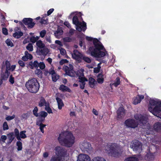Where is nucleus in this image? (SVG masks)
<instances>
[{
  "mask_svg": "<svg viewBox=\"0 0 161 161\" xmlns=\"http://www.w3.org/2000/svg\"><path fill=\"white\" fill-rule=\"evenodd\" d=\"M62 145L68 147H71L75 142V137L70 132L66 131L60 134L58 138Z\"/></svg>",
  "mask_w": 161,
  "mask_h": 161,
  "instance_id": "f03ea898",
  "label": "nucleus"
},
{
  "mask_svg": "<svg viewBox=\"0 0 161 161\" xmlns=\"http://www.w3.org/2000/svg\"><path fill=\"white\" fill-rule=\"evenodd\" d=\"M38 109L37 107H36L33 111V114L36 117H38L39 115L37 113Z\"/></svg>",
  "mask_w": 161,
  "mask_h": 161,
  "instance_id": "3c124183",
  "label": "nucleus"
},
{
  "mask_svg": "<svg viewBox=\"0 0 161 161\" xmlns=\"http://www.w3.org/2000/svg\"><path fill=\"white\" fill-rule=\"evenodd\" d=\"M74 53L72 54V57L73 58L78 61H80L83 57V55L80 53L77 50H75Z\"/></svg>",
  "mask_w": 161,
  "mask_h": 161,
  "instance_id": "f8f14e48",
  "label": "nucleus"
},
{
  "mask_svg": "<svg viewBox=\"0 0 161 161\" xmlns=\"http://www.w3.org/2000/svg\"><path fill=\"white\" fill-rule=\"evenodd\" d=\"M63 40L64 42H70L72 41L71 38L69 37H66L63 38Z\"/></svg>",
  "mask_w": 161,
  "mask_h": 161,
  "instance_id": "680f3d73",
  "label": "nucleus"
},
{
  "mask_svg": "<svg viewBox=\"0 0 161 161\" xmlns=\"http://www.w3.org/2000/svg\"><path fill=\"white\" fill-rule=\"evenodd\" d=\"M25 86L28 91L32 93H36L40 88L39 83L35 78L29 80L25 84Z\"/></svg>",
  "mask_w": 161,
  "mask_h": 161,
  "instance_id": "7ed1b4c3",
  "label": "nucleus"
},
{
  "mask_svg": "<svg viewBox=\"0 0 161 161\" xmlns=\"http://www.w3.org/2000/svg\"><path fill=\"white\" fill-rule=\"evenodd\" d=\"M117 118L120 119L123 118L125 115V109L122 107H120L117 111Z\"/></svg>",
  "mask_w": 161,
  "mask_h": 161,
  "instance_id": "4468645a",
  "label": "nucleus"
},
{
  "mask_svg": "<svg viewBox=\"0 0 161 161\" xmlns=\"http://www.w3.org/2000/svg\"><path fill=\"white\" fill-rule=\"evenodd\" d=\"M135 118L137 120L140 121L141 120V115L138 114H135L134 116Z\"/></svg>",
  "mask_w": 161,
  "mask_h": 161,
  "instance_id": "13d9d810",
  "label": "nucleus"
},
{
  "mask_svg": "<svg viewBox=\"0 0 161 161\" xmlns=\"http://www.w3.org/2000/svg\"><path fill=\"white\" fill-rule=\"evenodd\" d=\"M45 39L46 41L49 43H51V40L50 36H46L45 37Z\"/></svg>",
  "mask_w": 161,
  "mask_h": 161,
  "instance_id": "774afa93",
  "label": "nucleus"
},
{
  "mask_svg": "<svg viewBox=\"0 0 161 161\" xmlns=\"http://www.w3.org/2000/svg\"><path fill=\"white\" fill-rule=\"evenodd\" d=\"M39 66L40 69H44L45 67V65L43 62L40 63Z\"/></svg>",
  "mask_w": 161,
  "mask_h": 161,
  "instance_id": "bf43d9fd",
  "label": "nucleus"
},
{
  "mask_svg": "<svg viewBox=\"0 0 161 161\" xmlns=\"http://www.w3.org/2000/svg\"><path fill=\"white\" fill-rule=\"evenodd\" d=\"M59 89L63 92H71V90L67 86L64 85H61L59 87Z\"/></svg>",
  "mask_w": 161,
  "mask_h": 161,
  "instance_id": "5701e85b",
  "label": "nucleus"
},
{
  "mask_svg": "<svg viewBox=\"0 0 161 161\" xmlns=\"http://www.w3.org/2000/svg\"><path fill=\"white\" fill-rule=\"evenodd\" d=\"M9 75V72L8 71H7L6 70L5 72L3 75H2V80H7Z\"/></svg>",
  "mask_w": 161,
  "mask_h": 161,
  "instance_id": "72a5a7b5",
  "label": "nucleus"
},
{
  "mask_svg": "<svg viewBox=\"0 0 161 161\" xmlns=\"http://www.w3.org/2000/svg\"><path fill=\"white\" fill-rule=\"evenodd\" d=\"M125 161H138V158L137 156H134L126 158Z\"/></svg>",
  "mask_w": 161,
  "mask_h": 161,
  "instance_id": "cd10ccee",
  "label": "nucleus"
},
{
  "mask_svg": "<svg viewBox=\"0 0 161 161\" xmlns=\"http://www.w3.org/2000/svg\"><path fill=\"white\" fill-rule=\"evenodd\" d=\"M149 110L154 115L158 116L161 114V101H160L158 106L153 108L150 107L148 108Z\"/></svg>",
  "mask_w": 161,
  "mask_h": 161,
  "instance_id": "1a4fd4ad",
  "label": "nucleus"
},
{
  "mask_svg": "<svg viewBox=\"0 0 161 161\" xmlns=\"http://www.w3.org/2000/svg\"><path fill=\"white\" fill-rule=\"evenodd\" d=\"M141 96L140 95H137L136 97L133 99V103L134 104H136L141 102Z\"/></svg>",
  "mask_w": 161,
  "mask_h": 161,
  "instance_id": "393cba45",
  "label": "nucleus"
},
{
  "mask_svg": "<svg viewBox=\"0 0 161 161\" xmlns=\"http://www.w3.org/2000/svg\"><path fill=\"white\" fill-rule=\"evenodd\" d=\"M93 43L95 48L93 47H90L89 51L91 53V55L95 57H103L106 55L105 52H107L101 42L97 39H94Z\"/></svg>",
  "mask_w": 161,
  "mask_h": 161,
  "instance_id": "f257e3e1",
  "label": "nucleus"
},
{
  "mask_svg": "<svg viewBox=\"0 0 161 161\" xmlns=\"http://www.w3.org/2000/svg\"><path fill=\"white\" fill-rule=\"evenodd\" d=\"M80 148L84 153H89L92 152V147L91 145L87 142H82L80 144Z\"/></svg>",
  "mask_w": 161,
  "mask_h": 161,
  "instance_id": "0eeeda50",
  "label": "nucleus"
},
{
  "mask_svg": "<svg viewBox=\"0 0 161 161\" xmlns=\"http://www.w3.org/2000/svg\"><path fill=\"white\" fill-rule=\"evenodd\" d=\"M141 145V143L140 142L137 140H134L131 142L130 147L134 151L140 150Z\"/></svg>",
  "mask_w": 161,
  "mask_h": 161,
  "instance_id": "9b49d317",
  "label": "nucleus"
},
{
  "mask_svg": "<svg viewBox=\"0 0 161 161\" xmlns=\"http://www.w3.org/2000/svg\"><path fill=\"white\" fill-rule=\"evenodd\" d=\"M105 149L106 150L110 153L111 155L114 157H117L120 155L119 147L116 144L108 145L105 147Z\"/></svg>",
  "mask_w": 161,
  "mask_h": 161,
  "instance_id": "20e7f679",
  "label": "nucleus"
},
{
  "mask_svg": "<svg viewBox=\"0 0 161 161\" xmlns=\"http://www.w3.org/2000/svg\"><path fill=\"white\" fill-rule=\"evenodd\" d=\"M138 124V121L133 119H129L125 122V125L128 128H135L137 127Z\"/></svg>",
  "mask_w": 161,
  "mask_h": 161,
  "instance_id": "6e6552de",
  "label": "nucleus"
},
{
  "mask_svg": "<svg viewBox=\"0 0 161 161\" xmlns=\"http://www.w3.org/2000/svg\"><path fill=\"white\" fill-rule=\"evenodd\" d=\"M60 51V53L63 55H65L66 53V51L64 49L61 48L59 49Z\"/></svg>",
  "mask_w": 161,
  "mask_h": 161,
  "instance_id": "e2e57ef3",
  "label": "nucleus"
},
{
  "mask_svg": "<svg viewBox=\"0 0 161 161\" xmlns=\"http://www.w3.org/2000/svg\"><path fill=\"white\" fill-rule=\"evenodd\" d=\"M153 128L157 132H161V122H157L155 123L153 125Z\"/></svg>",
  "mask_w": 161,
  "mask_h": 161,
  "instance_id": "dca6fc26",
  "label": "nucleus"
},
{
  "mask_svg": "<svg viewBox=\"0 0 161 161\" xmlns=\"http://www.w3.org/2000/svg\"><path fill=\"white\" fill-rule=\"evenodd\" d=\"M45 110L49 114L53 113L52 109L49 107V104H47V105H45Z\"/></svg>",
  "mask_w": 161,
  "mask_h": 161,
  "instance_id": "79ce46f5",
  "label": "nucleus"
},
{
  "mask_svg": "<svg viewBox=\"0 0 161 161\" xmlns=\"http://www.w3.org/2000/svg\"><path fill=\"white\" fill-rule=\"evenodd\" d=\"M116 81L113 84L116 87L120 83V79L117 77L116 79Z\"/></svg>",
  "mask_w": 161,
  "mask_h": 161,
  "instance_id": "8fccbe9b",
  "label": "nucleus"
},
{
  "mask_svg": "<svg viewBox=\"0 0 161 161\" xmlns=\"http://www.w3.org/2000/svg\"><path fill=\"white\" fill-rule=\"evenodd\" d=\"M6 43L8 46H10L11 47L14 46V45L11 40L9 39H7L5 41Z\"/></svg>",
  "mask_w": 161,
  "mask_h": 161,
  "instance_id": "a18cd8bd",
  "label": "nucleus"
},
{
  "mask_svg": "<svg viewBox=\"0 0 161 161\" xmlns=\"http://www.w3.org/2000/svg\"><path fill=\"white\" fill-rule=\"evenodd\" d=\"M7 138V137L5 135H2L1 137V140L3 142H5V141L6 140Z\"/></svg>",
  "mask_w": 161,
  "mask_h": 161,
  "instance_id": "338daca9",
  "label": "nucleus"
},
{
  "mask_svg": "<svg viewBox=\"0 0 161 161\" xmlns=\"http://www.w3.org/2000/svg\"><path fill=\"white\" fill-rule=\"evenodd\" d=\"M95 82V80L94 78L90 77L89 79V84L90 87H93L94 86Z\"/></svg>",
  "mask_w": 161,
  "mask_h": 161,
  "instance_id": "7c9ffc66",
  "label": "nucleus"
},
{
  "mask_svg": "<svg viewBox=\"0 0 161 161\" xmlns=\"http://www.w3.org/2000/svg\"><path fill=\"white\" fill-rule=\"evenodd\" d=\"M103 75L101 74H99L97 76V80L99 83H102L103 82Z\"/></svg>",
  "mask_w": 161,
  "mask_h": 161,
  "instance_id": "2f4dec72",
  "label": "nucleus"
},
{
  "mask_svg": "<svg viewBox=\"0 0 161 161\" xmlns=\"http://www.w3.org/2000/svg\"><path fill=\"white\" fill-rule=\"evenodd\" d=\"M82 59L88 63H90L91 62V60L89 58L84 55H83V57H82Z\"/></svg>",
  "mask_w": 161,
  "mask_h": 161,
  "instance_id": "de8ad7c7",
  "label": "nucleus"
},
{
  "mask_svg": "<svg viewBox=\"0 0 161 161\" xmlns=\"http://www.w3.org/2000/svg\"><path fill=\"white\" fill-rule=\"evenodd\" d=\"M15 117V115L13 114L12 116H7V117L5 118V119L7 121H9L13 119Z\"/></svg>",
  "mask_w": 161,
  "mask_h": 161,
  "instance_id": "6e6d98bb",
  "label": "nucleus"
},
{
  "mask_svg": "<svg viewBox=\"0 0 161 161\" xmlns=\"http://www.w3.org/2000/svg\"><path fill=\"white\" fill-rule=\"evenodd\" d=\"M39 37L38 36H36L35 37L34 36L31 37L30 38V42L33 43H34L36 42H37V40L39 39Z\"/></svg>",
  "mask_w": 161,
  "mask_h": 161,
  "instance_id": "e433bc0d",
  "label": "nucleus"
},
{
  "mask_svg": "<svg viewBox=\"0 0 161 161\" xmlns=\"http://www.w3.org/2000/svg\"><path fill=\"white\" fill-rule=\"evenodd\" d=\"M26 132L25 130H23L20 132L19 136L20 138H21L23 139H25L26 137V136L25 134Z\"/></svg>",
  "mask_w": 161,
  "mask_h": 161,
  "instance_id": "a19ab883",
  "label": "nucleus"
},
{
  "mask_svg": "<svg viewBox=\"0 0 161 161\" xmlns=\"http://www.w3.org/2000/svg\"><path fill=\"white\" fill-rule=\"evenodd\" d=\"M32 21V19L31 18H24L23 19V23L25 25H28L31 22V21Z\"/></svg>",
  "mask_w": 161,
  "mask_h": 161,
  "instance_id": "f704fd0d",
  "label": "nucleus"
},
{
  "mask_svg": "<svg viewBox=\"0 0 161 161\" xmlns=\"http://www.w3.org/2000/svg\"><path fill=\"white\" fill-rule=\"evenodd\" d=\"M77 161H91V159L88 155L80 154L77 157Z\"/></svg>",
  "mask_w": 161,
  "mask_h": 161,
  "instance_id": "ddd939ff",
  "label": "nucleus"
},
{
  "mask_svg": "<svg viewBox=\"0 0 161 161\" xmlns=\"http://www.w3.org/2000/svg\"><path fill=\"white\" fill-rule=\"evenodd\" d=\"M45 118L44 117H39L37 119L36 125H38L39 124H42V122H43Z\"/></svg>",
  "mask_w": 161,
  "mask_h": 161,
  "instance_id": "58836bf2",
  "label": "nucleus"
},
{
  "mask_svg": "<svg viewBox=\"0 0 161 161\" xmlns=\"http://www.w3.org/2000/svg\"><path fill=\"white\" fill-rule=\"evenodd\" d=\"M14 133L15 134V136H16L17 139L19 141H21V139L20 138L19 136V132L17 128H15L14 129Z\"/></svg>",
  "mask_w": 161,
  "mask_h": 161,
  "instance_id": "473e14b6",
  "label": "nucleus"
},
{
  "mask_svg": "<svg viewBox=\"0 0 161 161\" xmlns=\"http://www.w3.org/2000/svg\"><path fill=\"white\" fill-rule=\"evenodd\" d=\"M29 114L28 113H24L21 115L22 119H26L29 117Z\"/></svg>",
  "mask_w": 161,
  "mask_h": 161,
  "instance_id": "603ef678",
  "label": "nucleus"
},
{
  "mask_svg": "<svg viewBox=\"0 0 161 161\" xmlns=\"http://www.w3.org/2000/svg\"><path fill=\"white\" fill-rule=\"evenodd\" d=\"M51 70H50L49 74L52 75V79L53 81L56 82L57 80L59 78V76L56 74L53 70H52V69Z\"/></svg>",
  "mask_w": 161,
  "mask_h": 161,
  "instance_id": "a211bd4d",
  "label": "nucleus"
},
{
  "mask_svg": "<svg viewBox=\"0 0 161 161\" xmlns=\"http://www.w3.org/2000/svg\"><path fill=\"white\" fill-rule=\"evenodd\" d=\"M63 33V31L60 28H58L57 30L54 32V34L55 36L58 38L59 36L62 34Z\"/></svg>",
  "mask_w": 161,
  "mask_h": 161,
  "instance_id": "a878e982",
  "label": "nucleus"
},
{
  "mask_svg": "<svg viewBox=\"0 0 161 161\" xmlns=\"http://www.w3.org/2000/svg\"><path fill=\"white\" fill-rule=\"evenodd\" d=\"M23 33L20 31L16 32L13 34V36L16 38H19L22 36Z\"/></svg>",
  "mask_w": 161,
  "mask_h": 161,
  "instance_id": "c85d7f7f",
  "label": "nucleus"
},
{
  "mask_svg": "<svg viewBox=\"0 0 161 161\" xmlns=\"http://www.w3.org/2000/svg\"><path fill=\"white\" fill-rule=\"evenodd\" d=\"M80 75L79 77V82H81V83H85V81H87L88 80L87 79L83 77L84 75L83 71L82 70L81 71V73L80 72Z\"/></svg>",
  "mask_w": 161,
  "mask_h": 161,
  "instance_id": "412c9836",
  "label": "nucleus"
},
{
  "mask_svg": "<svg viewBox=\"0 0 161 161\" xmlns=\"http://www.w3.org/2000/svg\"><path fill=\"white\" fill-rule=\"evenodd\" d=\"M35 74L38 75L39 77L41 78L42 77V71L40 69H37L35 71Z\"/></svg>",
  "mask_w": 161,
  "mask_h": 161,
  "instance_id": "37998d69",
  "label": "nucleus"
},
{
  "mask_svg": "<svg viewBox=\"0 0 161 161\" xmlns=\"http://www.w3.org/2000/svg\"><path fill=\"white\" fill-rule=\"evenodd\" d=\"M26 49L29 51H32L33 50V47L31 43H29L26 47Z\"/></svg>",
  "mask_w": 161,
  "mask_h": 161,
  "instance_id": "49530a36",
  "label": "nucleus"
},
{
  "mask_svg": "<svg viewBox=\"0 0 161 161\" xmlns=\"http://www.w3.org/2000/svg\"><path fill=\"white\" fill-rule=\"evenodd\" d=\"M55 150L58 153V155L59 156H62V155L65 152V151L63 148L59 147H56L55 148Z\"/></svg>",
  "mask_w": 161,
  "mask_h": 161,
  "instance_id": "4be33fe9",
  "label": "nucleus"
},
{
  "mask_svg": "<svg viewBox=\"0 0 161 161\" xmlns=\"http://www.w3.org/2000/svg\"><path fill=\"white\" fill-rule=\"evenodd\" d=\"M3 33L5 35H7L8 34V30L5 28H3L2 29Z\"/></svg>",
  "mask_w": 161,
  "mask_h": 161,
  "instance_id": "0e129e2a",
  "label": "nucleus"
},
{
  "mask_svg": "<svg viewBox=\"0 0 161 161\" xmlns=\"http://www.w3.org/2000/svg\"><path fill=\"white\" fill-rule=\"evenodd\" d=\"M38 115V117H44L45 118L47 116V113L45 112L42 111L39 113Z\"/></svg>",
  "mask_w": 161,
  "mask_h": 161,
  "instance_id": "ea45409f",
  "label": "nucleus"
},
{
  "mask_svg": "<svg viewBox=\"0 0 161 161\" xmlns=\"http://www.w3.org/2000/svg\"><path fill=\"white\" fill-rule=\"evenodd\" d=\"M47 103H46L45 100L42 98L41 99L39 103V105L40 107H42L44 105H47Z\"/></svg>",
  "mask_w": 161,
  "mask_h": 161,
  "instance_id": "4c0bfd02",
  "label": "nucleus"
},
{
  "mask_svg": "<svg viewBox=\"0 0 161 161\" xmlns=\"http://www.w3.org/2000/svg\"><path fill=\"white\" fill-rule=\"evenodd\" d=\"M56 100L58 103V108L59 109H60L62 108V107L64 106V104L63 101L62 99L58 97H57L56 98Z\"/></svg>",
  "mask_w": 161,
  "mask_h": 161,
  "instance_id": "b1692460",
  "label": "nucleus"
},
{
  "mask_svg": "<svg viewBox=\"0 0 161 161\" xmlns=\"http://www.w3.org/2000/svg\"><path fill=\"white\" fill-rule=\"evenodd\" d=\"M8 126L7 122H4L3 124V129L5 130L8 129Z\"/></svg>",
  "mask_w": 161,
  "mask_h": 161,
  "instance_id": "5fc2aeb1",
  "label": "nucleus"
},
{
  "mask_svg": "<svg viewBox=\"0 0 161 161\" xmlns=\"http://www.w3.org/2000/svg\"><path fill=\"white\" fill-rule=\"evenodd\" d=\"M148 116L146 114L142 115V128L148 129L149 132H147V134H153V128L148 123Z\"/></svg>",
  "mask_w": 161,
  "mask_h": 161,
  "instance_id": "39448f33",
  "label": "nucleus"
},
{
  "mask_svg": "<svg viewBox=\"0 0 161 161\" xmlns=\"http://www.w3.org/2000/svg\"><path fill=\"white\" fill-rule=\"evenodd\" d=\"M36 45L40 49L46 47H45V44H44L40 40H38L36 42Z\"/></svg>",
  "mask_w": 161,
  "mask_h": 161,
  "instance_id": "bb28decb",
  "label": "nucleus"
},
{
  "mask_svg": "<svg viewBox=\"0 0 161 161\" xmlns=\"http://www.w3.org/2000/svg\"><path fill=\"white\" fill-rule=\"evenodd\" d=\"M73 23L76 26V29L78 31L80 32L81 31H84L86 29V24L84 21L83 23L80 22L77 17L75 16L73 17Z\"/></svg>",
  "mask_w": 161,
  "mask_h": 161,
  "instance_id": "423d86ee",
  "label": "nucleus"
},
{
  "mask_svg": "<svg viewBox=\"0 0 161 161\" xmlns=\"http://www.w3.org/2000/svg\"><path fill=\"white\" fill-rule=\"evenodd\" d=\"M92 161H106V160L102 157H97L93 158Z\"/></svg>",
  "mask_w": 161,
  "mask_h": 161,
  "instance_id": "c9c22d12",
  "label": "nucleus"
},
{
  "mask_svg": "<svg viewBox=\"0 0 161 161\" xmlns=\"http://www.w3.org/2000/svg\"><path fill=\"white\" fill-rule=\"evenodd\" d=\"M5 65L6 66V70L8 71L10 69V64L9 62L8 61H6L5 62Z\"/></svg>",
  "mask_w": 161,
  "mask_h": 161,
  "instance_id": "09e8293b",
  "label": "nucleus"
},
{
  "mask_svg": "<svg viewBox=\"0 0 161 161\" xmlns=\"http://www.w3.org/2000/svg\"><path fill=\"white\" fill-rule=\"evenodd\" d=\"M160 101L156 99H151L150 98L149 101V104H150V107H152L153 108V106L155 107L156 106H158L159 102Z\"/></svg>",
  "mask_w": 161,
  "mask_h": 161,
  "instance_id": "2eb2a0df",
  "label": "nucleus"
},
{
  "mask_svg": "<svg viewBox=\"0 0 161 161\" xmlns=\"http://www.w3.org/2000/svg\"><path fill=\"white\" fill-rule=\"evenodd\" d=\"M39 52L41 55L45 56L49 53V50L46 47L40 49L39 50Z\"/></svg>",
  "mask_w": 161,
  "mask_h": 161,
  "instance_id": "aec40b11",
  "label": "nucleus"
},
{
  "mask_svg": "<svg viewBox=\"0 0 161 161\" xmlns=\"http://www.w3.org/2000/svg\"><path fill=\"white\" fill-rule=\"evenodd\" d=\"M146 157L147 160L151 161L153 160L154 156L153 153H147L146 155Z\"/></svg>",
  "mask_w": 161,
  "mask_h": 161,
  "instance_id": "c756f323",
  "label": "nucleus"
},
{
  "mask_svg": "<svg viewBox=\"0 0 161 161\" xmlns=\"http://www.w3.org/2000/svg\"><path fill=\"white\" fill-rule=\"evenodd\" d=\"M8 141L7 142L8 144H10L15 138L14 133L11 132L7 135Z\"/></svg>",
  "mask_w": 161,
  "mask_h": 161,
  "instance_id": "6ab92c4d",
  "label": "nucleus"
},
{
  "mask_svg": "<svg viewBox=\"0 0 161 161\" xmlns=\"http://www.w3.org/2000/svg\"><path fill=\"white\" fill-rule=\"evenodd\" d=\"M51 161H64V157L63 156L57 155L52 157Z\"/></svg>",
  "mask_w": 161,
  "mask_h": 161,
  "instance_id": "f3484780",
  "label": "nucleus"
},
{
  "mask_svg": "<svg viewBox=\"0 0 161 161\" xmlns=\"http://www.w3.org/2000/svg\"><path fill=\"white\" fill-rule=\"evenodd\" d=\"M9 81L11 84H13L14 82V78L13 77L12 75L10 76Z\"/></svg>",
  "mask_w": 161,
  "mask_h": 161,
  "instance_id": "052dcab7",
  "label": "nucleus"
},
{
  "mask_svg": "<svg viewBox=\"0 0 161 161\" xmlns=\"http://www.w3.org/2000/svg\"><path fill=\"white\" fill-rule=\"evenodd\" d=\"M46 34V31L45 30H43L41 31L40 33V36L42 38L44 37L45 35Z\"/></svg>",
  "mask_w": 161,
  "mask_h": 161,
  "instance_id": "864d4df0",
  "label": "nucleus"
},
{
  "mask_svg": "<svg viewBox=\"0 0 161 161\" xmlns=\"http://www.w3.org/2000/svg\"><path fill=\"white\" fill-rule=\"evenodd\" d=\"M40 126V129L42 133H43L44 132V130H43V128L45 127L46 126V125H44L42 124H39L38 125Z\"/></svg>",
  "mask_w": 161,
  "mask_h": 161,
  "instance_id": "4d7b16f0",
  "label": "nucleus"
},
{
  "mask_svg": "<svg viewBox=\"0 0 161 161\" xmlns=\"http://www.w3.org/2000/svg\"><path fill=\"white\" fill-rule=\"evenodd\" d=\"M63 69L65 72V74L70 76L73 77L74 75L73 66L71 64H69V66H65L63 67Z\"/></svg>",
  "mask_w": 161,
  "mask_h": 161,
  "instance_id": "9d476101",
  "label": "nucleus"
},
{
  "mask_svg": "<svg viewBox=\"0 0 161 161\" xmlns=\"http://www.w3.org/2000/svg\"><path fill=\"white\" fill-rule=\"evenodd\" d=\"M16 145L18 147L17 150L20 151L22 149V144L20 141H18L16 143Z\"/></svg>",
  "mask_w": 161,
  "mask_h": 161,
  "instance_id": "c03bdc74",
  "label": "nucleus"
},
{
  "mask_svg": "<svg viewBox=\"0 0 161 161\" xmlns=\"http://www.w3.org/2000/svg\"><path fill=\"white\" fill-rule=\"evenodd\" d=\"M39 63L37 61H34L33 63V66L36 68H38L39 66Z\"/></svg>",
  "mask_w": 161,
  "mask_h": 161,
  "instance_id": "69168bd1",
  "label": "nucleus"
}]
</instances>
